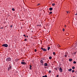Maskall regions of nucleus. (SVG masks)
<instances>
[{
	"instance_id": "obj_1",
	"label": "nucleus",
	"mask_w": 77,
	"mask_h": 77,
	"mask_svg": "<svg viewBox=\"0 0 77 77\" xmlns=\"http://www.w3.org/2000/svg\"><path fill=\"white\" fill-rule=\"evenodd\" d=\"M7 62H9L11 60V58L10 57L7 58L6 60Z\"/></svg>"
},
{
	"instance_id": "obj_2",
	"label": "nucleus",
	"mask_w": 77,
	"mask_h": 77,
	"mask_svg": "<svg viewBox=\"0 0 77 77\" xmlns=\"http://www.w3.org/2000/svg\"><path fill=\"white\" fill-rule=\"evenodd\" d=\"M68 56V53L67 52H66L65 53V57H66Z\"/></svg>"
},
{
	"instance_id": "obj_3",
	"label": "nucleus",
	"mask_w": 77,
	"mask_h": 77,
	"mask_svg": "<svg viewBox=\"0 0 77 77\" xmlns=\"http://www.w3.org/2000/svg\"><path fill=\"white\" fill-rule=\"evenodd\" d=\"M2 46L3 47H8V45L7 44H4L2 45Z\"/></svg>"
},
{
	"instance_id": "obj_4",
	"label": "nucleus",
	"mask_w": 77,
	"mask_h": 77,
	"mask_svg": "<svg viewBox=\"0 0 77 77\" xmlns=\"http://www.w3.org/2000/svg\"><path fill=\"white\" fill-rule=\"evenodd\" d=\"M41 50H42L44 51H47V50L45 48H41Z\"/></svg>"
},
{
	"instance_id": "obj_5",
	"label": "nucleus",
	"mask_w": 77,
	"mask_h": 77,
	"mask_svg": "<svg viewBox=\"0 0 77 77\" xmlns=\"http://www.w3.org/2000/svg\"><path fill=\"white\" fill-rule=\"evenodd\" d=\"M59 70H60V72H62V71H63L62 69V68H61V67L60 68Z\"/></svg>"
},
{
	"instance_id": "obj_6",
	"label": "nucleus",
	"mask_w": 77,
	"mask_h": 77,
	"mask_svg": "<svg viewBox=\"0 0 77 77\" xmlns=\"http://www.w3.org/2000/svg\"><path fill=\"white\" fill-rule=\"evenodd\" d=\"M21 64H22L23 65H26V63L25 62H22L21 63Z\"/></svg>"
},
{
	"instance_id": "obj_7",
	"label": "nucleus",
	"mask_w": 77,
	"mask_h": 77,
	"mask_svg": "<svg viewBox=\"0 0 77 77\" xmlns=\"http://www.w3.org/2000/svg\"><path fill=\"white\" fill-rule=\"evenodd\" d=\"M11 66H10L8 68V71H9V69H11Z\"/></svg>"
},
{
	"instance_id": "obj_8",
	"label": "nucleus",
	"mask_w": 77,
	"mask_h": 77,
	"mask_svg": "<svg viewBox=\"0 0 77 77\" xmlns=\"http://www.w3.org/2000/svg\"><path fill=\"white\" fill-rule=\"evenodd\" d=\"M49 11H51L53 10V8H49Z\"/></svg>"
},
{
	"instance_id": "obj_9",
	"label": "nucleus",
	"mask_w": 77,
	"mask_h": 77,
	"mask_svg": "<svg viewBox=\"0 0 77 77\" xmlns=\"http://www.w3.org/2000/svg\"><path fill=\"white\" fill-rule=\"evenodd\" d=\"M47 65H48V64H47V63H45L44 66H47Z\"/></svg>"
},
{
	"instance_id": "obj_10",
	"label": "nucleus",
	"mask_w": 77,
	"mask_h": 77,
	"mask_svg": "<svg viewBox=\"0 0 77 77\" xmlns=\"http://www.w3.org/2000/svg\"><path fill=\"white\" fill-rule=\"evenodd\" d=\"M40 62L41 63H44V61L42 60H40Z\"/></svg>"
},
{
	"instance_id": "obj_11",
	"label": "nucleus",
	"mask_w": 77,
	"mask_h": 77,
	"mask_svg": "<svg viewBox=\"0 0 77 77\" xmlns=\"http://www.w3.org/2000/svg\"><path fill=\"white\" fill-rule=\"evenodd\" d=\"M50 47H48V51L49 50H50Z\"/></svg>"
},
{
	"instance_id": "obj_12",
	"label": "nucleus",
	"mask_w": 77,
	"mask_h": 77,
	"mask_svg": "<svg viewBox=\"0 0 77 77\" xmlns=\"http://www.w3.org/2000/svg\"><path fill=\"white\" fill-rule=\"evenodd\" d=\"M69 60L70 62H71V61H72V59H69Z\"/></svg>"
},
{
	"instance_id": "obj_13",
	"label": "nucleus",
	"mask_w": 77,
	"mask_h": 77,
	"mask_svg": "<svg viewBox=\"0 0 77 77\" xmlns=\"http://www.w3.org/2000/svg\"><path fill=\"white\" fill-rule=\"evenodd\" d=\"M69 71H72V69H70L68 70Z\"/></svg>"
},
{
	"instance_id": "obj_14",
	"label": "nucleus",
	"mask_w": 77,
	"mask_h": 77,
	"mask_svg": "<svg viewBox=\"0 0 77 77\" xmlns=\"http://www.w3.org/2000/svg\"><path fill=\"white\" fill-rule=\"evenodd\" d=\"M55 3H53L52 4V6H55Z\"/></svg>"
},
{
	"instance_id": "obj_15",
	"label": "nucleus",
	"mask_w": 77,
	"mask_h": 77,
	"mask_svg": "<svg viewBox=\"0 0 77 77\" xmlns=\"http://www.w3.org/2000/svg\"><path fill=\"white\" fill-rule=\"evenodd\" d=\"M66 36H68L69 35V34H68V33H66Z\"/></svg>"
},
{
	"instance_id": "obj_16",
	"label": "nucleus",
	"mask_w": 77,
	"mask_h": 77,
	"mask_svg": "<svg viewBox=\"0 0 77 77\" xmlns=\"http://www.w3.org/2000/svg\"><path fill=\"white\" fill-rule=\"evenodd\" d=\"M49 59L51 60V59H52V57H49Z\"/></svg>"
},
{
	"instance_id": "obj_17",
	"label": "nucleus",
	"mask_w": 77,
	"mask_h": 77,
	"mask_svg": "<svg viewBox=\"0 0 77 77\" xmlns=\"http://www.w3.org/2000/svg\"><path fill=\"white\" fill-rule=\"evenodd\" d=\"M72 69H75V67L74 66L72 67Z\"/></svg>"
},
{
	"instance_id": "obj_18",
	"label": "nucleus",
	"mask_w": 77,
	"mask_h": 77,
	"mask_svg": "<svg viewBox=\"0 0 77 77\" xmlns=\"http://www.w3.org/2000/svg\"><path fill=\"white\" fill-rule=\"evenodd\" d=\"M67 12V14H69L70 13V12L69 11H66Z\"/></svg>"
},
{
	"instance_id": "obj_19",
	"label": "nucleus",
	"mask_w": 77,
	"mask_h": 77,
	"mask_svg": "<svg viewBox=\"0 0 77 77\" xmlns=\"http://www.w3.org/2000/svg\"><path fill=\"white\" fill-rule=\"evenodd\" d=\"M42 77H47V75H45V76H43Z\"/></svg>"
},
{
	"instance_id": "obj_20",
	"label": "nucleus",
	"mask_w": 77,
	"mask_h": 77,
	"mask_svg": "<svg viewBox=\"0 0 77 77\" xmlns=\"http://www.w3.org/2000/svg\"><path fill=\"white\" fill-rule=\"evenodd\" d=\"M49 73H51V70H49L48 72Z\"/></svg>"
},
{
	"instance_id": "obj_21",
	"label": "nucleus",
	"mask_w": 77,
	"mask_h": 77,
	"mask_svg": "<svg viewBox=\"0 0 77 77\" xmlns=\"http://www.w3.org/2000/svg\"><path fill=\"white\" fill-rule=\"evenodd\" d=\"M53 54L54 55H55L56 53L55 52H53Z\"/></svg>"
},
{
	"instance_id": "obj_22",
	"label": "nucleus",
	"mask_w": 77,
	"mask_h": 77,
	"mask_svg": "<svg viewBox=\"0 0 77 77\" xmlns=\"http://www.w3.org/2000/svg\"><path fill=\"white\" fill-rule=\"evenodd\" d=\"M73 63L75 64L76 63V62H75V61H74Z\"/></svg>"
},
{
	"instance_id": "obj_23",
	"label": "nucleus",
	"mask_w": 77,
	"mask_h": 77,
	"mask_svg": "<svg viewBox=\"0 0 77 77\" xmlns=\"http://www.w3.org/2000/svg\"><path fill=\"white\" fill-rule=\"evenodd\" d=\"M12 11H14L15 9L14 8H12Z\"/></svg>"
},
{
	"instance_id": "obj_24",
	"label": "nucleus",
	"mask_w": 77,
	"mask_h": 77,
	"mask_svg": "<svg viewBox=\"0 0 77 77\" xmlns=\"http://www.w3.org/2000/svg\"><path fill=\"white\" fill-rule=\"evenodd\" d=\"M41 4H40V3L38 4L37 5V6H39V5H40Z\"/></svg>"
},
{
	"instance_id": "obj_25",
	"label": "nucleus",
	"mask_w": 77,
	"mask_h": 77,
	"mask_svg": "<svg viewBox=\"0 0 77 77\" xmlns=\"http://www.w3.org/2000/svg\"><path fill=\"white\" fill-rule=\"evenodd\" d=\"M49 14H52V11H50V12H49Z\"/></svg>"
},
{
	"instance_id": "obj_26",
	"label": "nucleus",
	"mask_w": 77,
	"mask_h": 77,
	"mask_svg": "<svg viewBox=\"0 0 77 77\" xmlns=\"http://www.w3.org/2000/svg\"><path fill=\"white\" fill-rule=\"evenodd\" d=\"M24 41H27V39L26 38L25 39Z\"/></svg>"
},
{
	"instance_id": "obj_27",
	"label": "nucleus",
	"mask_w": 77,
	"mask_h": 77,
	"mask_svg": "<svg viewBox=\"0 0 77 77\" xmlns=\"http://www.w3.org/2000/svg\"><path fill=\"white\" fill-rule=\"evenodd\" d=\"M72 72H74V70H72Z\"/></svg>"
},
{
	"instance_id": "obj_28",
	"label": "nucleus",
	"mask_w": 77,
	"mask_h": 77,
	"mask_svg": "<svg viewBox=\"0 0 77 77\" xmlns=\"http://www.w3.org/2000/svg\"><path fill=\"white\" fill-rule=\"evenodd\" d=\"M63 32H64V31H65V29H63Z\"/></svg>"
},
{
	"instance_id": "obj_29",
	"label": "nucleus",
	"mask_w": 77,
	"mask_h": 77,
	"mask_svg": "<svg viewBox=\"0 0 77 77\" xmlns=\"http://www.w3.org/2000/svg\"><path fill=\"white\" fill-rule=\"evenodd\" d=\"M23 36H25V38H26V35H23Z\"/></svg>"
},
{
	"instance_id": "obj_30",
	"label": "nucleus",
	"mask_w": 77,
	"mask_h": 77,
	"mask_svg": "<svg viewBox=\"0 0 77 77\" xmlns=\"http://www.w3.org/2000/svg\"><path fill=\"white\" fill-rule=\"evenodd\" d=\"M35 52H36L37 51H36V49H35Z\"/></svg>"
},
{
	"instance_id": "obj_31",
	"label": "nucleus",
	"mask_w": 77,
	"mask_h": 77,
	"mask_svg": "<svg viewBox=\"0 0 77 77\" xmlns=\"http://www.w3.org/2000/svg\"><path fill=\"white\" fill-rule=\"evenodd\" d=\"M56 77H59V75H57Z\"/></svg>"
},
{
	"instance_id": "obj_32",
	"label": "nucleus",
	"mask_w": 77,
	"mask_h": 77,
	"mask_svg": "<svg viewBox=\"0 0 77 77\" xmlns=\"http://www.w3.org/2000/svg\"><path fill=\"white\" fill-rule=\"evenodd\" d=\"M29 68H32V65H30Z\"/></svg>"
},
{
	"instance_id": "obj_33",
	"label": "nucleus",
	"mask_w": 77,
	"mask_h": 77,
	"mask_svg": "<svg viewBox=\"0 0 77 77\" xmlns=\"http://www.w3.org/2000/svg\"><path fill=\"white\" fill-rule=\"evenodd\" d=\"M64 27H66V25H65L64 26Z\"/></svg>"
},
{
	"instance_id": "obj_34",
	"label": "nucleus",
	"mask_w": 77,
	"mask_h": 77,
	"mask_svg": "<svg viewBox=\"0 0 77 77\" xmlns=\"http://www.w3.org/2000/svg\"><path fill=\"white\" fill-rule=\"evenodd\" d=\"M76 53H77V51H76L75 53H74V54H76Z\"/></svg>"
},
{
	"instance_id": "obj_35",
	"label": "nucleus",
	"mask_w": 77,
	"mask_h": 77,
	"mask_svg": "<svg viewBox=\"0 0 77 77\" xmlns=\"http://www.w3.org/2000/svg\"><path fill=\"white\" fill-rule=\"evenodd\" d=\"M13 26L12 25H11V27H12Z\"/></svg>"
},
{
	"instance_id": "obj_36",
	"label": "nucleus",
	"mask_w": 77,
	"mask_h": 77,
	"mask_svg": "<svg viewBox=\"0 0 77 77\" xmlns=\"http://www.w3.org/2000/svg\"><path fill=\"white\" fill-rule=\"evenodd\" d=\"M44 65V64L42 63V65Z\"/></svg>"
},
{
	"instance_id": "obj_37",
	"label": "nucleus",
	"mask_w": 77,
	"mask_h": 77,
	"mask_svg": "<svg viewBox=\"0 0 77 77\" xmlns=\"http://www.w3.org/2000/svg\"><path fill=\"white\" fill-rule=\"evenodd\" d=\"M1 29H3V27H2V28H1Z\"/></svg>"
},
{
	"instance_id": "obj_38",
	"label": "nucleus",
	"mask_w": 77,
	"mask_h": 77,
	"mask_svg": "<svg viewBox=\"0 0 77 77\" xmlns=\"http://www.w3.org/2000/svg\"><path fill=\"white\" fill-rule=\"evenodd\" d=\"M57 47H59V45H57Z\"/></svg>"
},
{
	"instance_id": "obj_39",
	"label": "nucleus",
	"mask_w": 77,
	"mask_h": 77,
	"mask_svg": "<svg viewBox=\"0 0 77 77\" xmlns=\"http://www.w3.org/2000/svg\"><path fill=\"white\" fill-rule=\"evenodd\" d=\"M35 2V1L34 0V2Z\"/></svg>"
},
{
	"instance_id": "obj_40",
	"label": "nucleus",
	"mask_w": 77,
	"mask_h": 77,
	"mask_svg": "<svg viewBox=\"0 0 77 77\" xmlns=\"http://www.w3.org/2000/svg\"><path fill=\"white\" fill-rule=\"evenodd\" d=\"M30 68V69H32V68Z\"/></svg>"
},
{
	"instance_id": "obj_41",
	"label": "nucleus",
	"mask_w": 77,
	"mask_h": 77,
	"mask_svg": "<svg viewBox=\"0 0 77 77\" xmlns=\"http://www.w3.org/2000/svg\"><path fill=\"white\" fill-rule=\"evenodd\" d=\"M56 70H57V69H56Z\"/></svg>"
},
{
	"instance_id": "obj_42",
	"label": "nucleus",
	"mask_w": 77,
	"mask_h": 77,
	"mask_svg": "<svg viewBox=\"0 0 77 77\" xmlns=\"http://www.w3.org/2000/svg\"><path fill=\"white\" fill-rule=\"evenodd\" d=\"M26 37H27V38H28V36L27 35V36H26Z\"/></svg>"
},
{
	"instance_id": "obj_43",
	"label": "nucleus",
	"mask_w": 77,
	"mask_h": 77,
	"mask_svg": "<svg viewBox=\"0 0 77 77\" xmlns=\"http://www.w3.org/2000/svg\"><path fill=\"white\" fill-rule=\"evenodd\" d=\"M59 47H61L60 46H59Z\"/></svg>"
},
{
	"instance_id": "obj_44",
	"label": "nucleus",
	"mask_w": 77,
	"mask_h": 77,
	"mask_svg": "<svg viewBox=\"0 0 77 77\" xmlns=\"http://www.w3.org/2000/svg\"><path fill=\"white\" fill-rule=\"evenodd\" d=\"M73 77H75V76H73Z\"/></svg>"
}]
</instances>
